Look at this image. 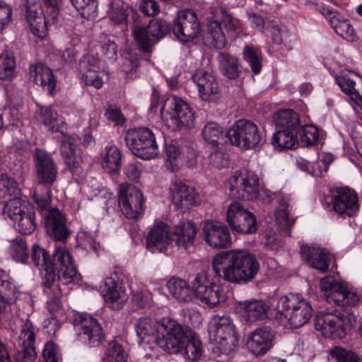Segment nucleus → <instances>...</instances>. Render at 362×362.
<instances>
[{"label":"nucleus","instance_id":"obj_48","mask_svg":"<svg viewBox=\"0 0 362 362\" xmlns=\"http://www.w3.org/2000/svg\"><path fill=\"white\" fill-rule=\"evenodd\" d=\"M29 206L21 199L15 197L4 204L3 215L5 218H8L14 223Z\"/></svg>","mask_w":362,"mask_h":362},{"label":"nucleus","instance_id":"obj_12","mask_svg":"<svg viewBox=\"0 0 362 362\" xmlns=\"http://www.w3.org/2000/svg\"><path fill=\"white\" fill-rule=\"evenodd\" d=\"M329 210L341 217H351L359 211L360 204L356 192L349 187H339L331 191Z\"/></svg>","mask_w":362,"mask_h":362},{"label":"nucleus","instance_id":"obj_42","mask_svg":"<svg viewBox=\"0 0 362 362\" xmlns=\"http://www.w3.org/2000/svg\"><path fill=\"white\" fill-rule=\"evenodd\" d=\"M15 227L19 233L24 235H30L37 228L35 211L33 206H30L21 214L14 222Z\"/></svg>","mask_w":362,"mask_h":362},{"label":"nucleus","instance_id":"obj_1","mask_svg":"<svg viewBox=\"0 0 362 362\" xmlns=\"http://www.w3.org/2000/svg\"><path fill=\"white\" fill-rule=\"evenodd\" d=\"M212 271L218 282L246 284L252 281L260 270V263L249 251L232 250L217 253L212 259Z\"/></svg>","mask_w":362,"mask_h":362},{"label":"nucleus","instance_id":"obj_24","mask_svg":"<svg viewBox=\"0 0 362 362\" xmlns=\"http://www.w3.org/2000/svg\"><path fill=\"white\" fill-rule=\"evenodd\" d=\"M204 240L210 246L216 248H224L232 244L228 228L219 222L207 221L202 228Z\"/></svg>","mask_w":362,"mask_h":362},{"label":"nucleus","instance_id":"obj_43","mask_svg":"<svg viewBox=\"0 0 362 362\" xmlns=\"http://www.w3.org/2000/svg\"><path fill=\"white\" fill-rule=\"evenodd\" d=\"M103 167L108 173L117 172L121 168L122 156L119 149L115 146H107L103 158Z\"/></svg>","mask_w":362,"mask_h":362},{"label":"nucleus","instance_id":"obj_50","mask_svg":"<svg viewBox=\"0 0 362 362\" xmlns=\"http://www.w3.org/2000/svg\"><path fill=\"white\" fill-rule=\"evenodd\" d=\"M223 134V128L215 122H207L202 131L203 139L213 146H217L218 141Z\"/></svg>","mask_w":362,"mask_h":362},{"label":"nucleus","instance_id":"obj_31","mask_svg":"<svg viewBox=\"0 0 362 362\" xmlns=\"http://www.w3.org/2000/svg\"><path fill=\"white\" fill-rule=\"evenodd\" d=\"M106 301L122 304L128 299V295L122 281L117 272H113L107 277L100 286Z\"/></svg>","mask_w":362,"mask_h":362},{"label":"nucleus","instance_id":"obj_44","mask_svg":"<svg viewBox=\"0 0 362 362\" xmlns=\"http://www.w3.org/2000/svg\"><path fill=\"white\" fill-rule=\"evenodd\" d=\"M298 132L279 129L274 134L272 144L275 148L291 149L297 144Z\"/></svg>","mask_w":362,"mask_h":362},{"label":"nucleus","instance_id":"obj_9","mask_svg":"<svg viewBox=\"0 0 362 362\" xmlns=\"http://www.w3.org/2000/svg\"><path fill=\"white\" fill-rule=\"evenodd\" d=\"M170 30L171 25L167 21L155 18L151 20L147 26L134 25L132 35L144 52H150L153 47Z\"/></svg>","mask_w":362,"mask_h":362},{"label":"nucleus","instance_id":"obj_17","mask_svg":"<svg viewBox=\"0 0 362 362\" xmlns=\"http://www.w3.org/2000/svg\"><path fill=\"white\" fill-rule=\"evenodd\" d=\"M320 288L326 295L328 303H334L338 306L345 307L355 305L358 300V295L351 292L347 287L336 281L332 276H326L320 281Z\"/></svg>","mask_w":362,"mask_h":362},{"label":"nucleus","instance_id":"obj_13","mask_svg":"<svg viewBox=\"0 0 362 362\" xmlns=\"http://www.w3.org/2000/svg\"><path fill=\"white\" fill-rule=\"evenodd\" d=\"M226 221L233 230L240 234H252L257 230L255 214L237 202L229 205Z\"/></svg>","mask_w":362,"mask_h":362},{"label":"nucleus","instance_id":"obj_2","mask_svg":"<svg viewBox=\"0 0 362 362\" xmlns=\"http://www.w3.org/2000/svg\"><path fill=\"white\" fill-rule=\"evenodd\" d=\"M208 19L209 23L206 40L210 46L221 49L228 42L221 26L223 25L230 37H235L239 28V21L219 6L210 7Z\"/></svg>","mask_w":362,"mask_h":362},{"label":"nucleus","instance_id":"obj_23","mask_svg":"<svg viewBox=\"0 0 362 362\" xmlns=\"http://www.w3.org/2000/svg\"><path fill=\"white\" fill-rule=\"evenodd\" d=\"M35 328L31 321L27 320L21 327L18 337L20 349L16 355V362H33L37 357L34 343Z\"/></svg>","mask_w":362,"mask_h":362},{"label":"nucleus","instance_id":"obj_58","mask_svg":"<svg viewBox=\"0 0 362 362\" xmlns=\"http://www.w3.org/2000/svg\"><path fill=\"white\" fill-rule=\"evenodd\" d=\"M36 118L38 122L47 127H53L57 123V113L50 107H40L36 112Z\"/></svg>","mask_w":362,"mask_h":362},{"label":"nucleus","instance_id":"obj_4","mask_svg":"<svg viewBox=\"0 0 362 362\" xmlns=\"http://www.w3.org/2000/svg\"><path fill=\"white\" fill-rule=\"evenodd\" d=\"M314 321L315 329L324 336L343 338L356 322V317L346 310H327L317 313Z\"/></svg>","mask_w":362,"mask_h":362},{"label":"nucleus","instance_id":"obj_6","mask_svg":"<svg viewBox=\"0 0 362 362\" xmlns=\"http://www.w3.org/2000/svg\"><path fill=\"white\" fill-rule=\"evenodd\" d=\"M124 141L132 153L141 159L150 160L159 153L155 135L148 128L129 129L125 134Z\"/></svg>","mask_w":362,"mask_h":362},{"label":"nucleus","instance_id":"obj_27","mask_svg":"<svg viewBox=\"0 0 362 362\" xmlns=\"http://www.w3.org/2000/svg\"><path fill=\"white\" fill-rule=\"evenodd\" d=\"M274 333L269 327L255 329L247 340L250 351L256 356H264L272 347Z\"/></svg>","mask_w":362,"mask_h":362},{"label":"nucleus","instance_id":"obj_61","mask_svg":"<svg viewBox=\"0 0 362 362\" xmlns=\"http://www.w3.org/2000/svg\"><path fill=\"white\" fill-rule=\"evenodd\" d=\"M45 362H61V356L58 346L53 341H47L42 350Z\"/></svg>","mask_w":362,"mask_h":362},{"label":"nucleus","instance_id":"obj_18","mask_svg":"<svg viewBox=\"0 0 362 362\" xmlns=\"http://www.w3.org/2000/svg\"><path fill=\"white\" fill-rule=\"evenodd\" d=\"M42 216L47 235L55 241L65 243L71 235L65 214L54 207L45 211Z\"/></svg>","mask_w":362,"mask_h":362},{"label":"nucleus","instance_id":"obj_64","mask_svg":"<svg viewBox=\"0 0 362 362\" xmlns=\"http://www.w3.org/2000/svg\"><path fill=\"white\" fill-rule=\"evenodd\" d=\"M151 294L146 290L133 291L132 300L139 308H145L150 305Z\"/></svg>","mask_w":362,"mask_h":362},{"label":"nucleus","instance_id":"obj_22","mask_svg":"<svg viewBox=\"0 0 362 362\" xmlns=\"http://www.w3.org/2000/svg\"><path fill=\"white\" fill-rule=\"evenodd\" d=\"M54 273L58 270V280L66 284L76 278L77 270L74 265L72 257L65 247H56L51 257Z\"/></svg>","mask_w":362,"mask_h":362},{"label":"nucleus","instance_id":"obj_37","mask_svg":"<svg viewBox=\"0 0 362 362\" xmlns=\"http://www.w3.org/2000/svg\"><path fill=\"white\" fill-rule=\"evenodd\" d=\"M245 319L249 322L262 320L267 317L269 306L260 300H247L239 303Z\"/></svg>","mask_w":362,"mask_h":362},{"label":"nucleus","instance_id":"obj_59","mask_svg":"<svg viewBox=\"0 0 362 362\" xmlns=\"http://www.w3.org/2000/svg\"><path fill=\"white\" fill-rule=\"evenodd\" d=\"M329 354L336 358L337 362H362V360L355 353L340 347H334L331 349Z\"/></svg>","mask_w":362,"mask_h":362},{"label":"nucleus","instance_id":"obj_28","mask_svg":"<svg viewBox=\"0 0 362 362\" xmlns=\"http://www.w3.org/2000/svg\"><path fill=\"white\" fill-rule=\"evenodd\" d=\"M300 255L312 268L322 273L328 270L331 255L325 249L315 245H303L300 247Z\"/></svg>","mask_w":362,"mask_h":362},{"label":"nucleus","instance_id":"obj_45","mask_svg":"<svg viewBox=\"0 0 362 362\" xmlns=\"http://www.w3.org/2000/svg\"><path fill=\"white\" fill-rule=\"evenodd\" d=\"M52 185L37 183L33 194V199L42 214L47 211L52 202Z\"/></svg>","mask_w":362,"mask_h":362},{"label":"nucleus","instance_id":"obj_38","mask_svg":"<svg viewBox=\"0 0 362 362\" xmlns=\"http://www.w3.org/2000/svg\"><path fill=\"white\" fill-rule=\"evenodd\" d=\"M274 120L278 129L298 132L300 117L294 110L291 109L280 110L275 114Z\"/></svg>","mask_w":362,"mask_h":362},{"label":"nucleus","instance_id":"obj_14","mask_svg":"<svg viewBox=\"0 0 362 362\" xmlns=\"http://www.w3.org/2000/svg\"><path fill=\"white\" fill-rule=\"evenodd\" d=\"M166 119L173 130L190 128L194 124V113L189 104L181 98L173 97L165 102Z\"/></svg>","mask_w":362,"mask_h":362},{"label":"nucleus","instance_id":"obj_34","mask_svg":"<svg viewBox=\"0 0 362 362\" xmlns=\"http://www.w3.org/2000/svg\"><path fill=\"white\" fill-rule=\"evenodd\" d=\"M168 292L181 303H189L194 300V293L190 284L184 279L172 277L166 284Z\"/></svg>","mask_w":362,"mask_h":362},{"label":"nucleus","instance_id":"obj_20","mask_svg":"<svg viewBox=\"0 0 362 362\" xmlns=\"http://www.w3.org/2000/svg\"><path fill=\"white\" fill-rule=\"evenodd\" d=\"M173 33L183 42L196 38L200 31V23L197 14L192 10L180 11L174 21Z\"/></svg>","mask_w":362,"mask_h":362},{"label":"nucleus","instance_id":"obj_41","mask_svg":"<svg viewBox=\"0 0 362 362\" xmlns=\"http://www.w3.org/2000/svg\"><path fill=\"white\" fill-rule=\"evenodd\" d=\"M359 75L354 72L342 74L336 77L337 84L341 90L349 96L351 100H360L361 95L356 87V80L358 79Z\"/></svg>","mask_w":362,"mask_h":362},{"label":"nucleus","instance_id":"obj_57","mask_svg":"<svg viewBox=\"0 0 362 362\" xmlns=\"http://www.w3.org/2000/svg\"><path fill=\"white\" fill-rule=\"evenodd\" d=\"M16 63L14 59L8 55H0V80L5 81L11 77Z\"/></svg>","mask_w":362,"mask_h":362},{"label":"nucleus","instance_id":"obj_56","mask_svg":"<svg viewBox=\"0 0 362 362\" xmlns=\"http://www.w3.org/2000/svg\"><path fill=\"white\" fill-rule=\"evenodd\" d=\"M243 57L250 64L252 72L258 74L262 70V62L253 47L246 46L243 51Z\"/></svg>","mask_w":362,"mask_h":362},{"label":"nucleus","instance_id":"obj_11","mask_svg":"<svg viewBox=\"0 0 362 362\" xmlns=\"http://www.w3.org/2000/svg\"><path fill=\"white\" fill-rule=\"evenodd\" d=\"M118 202L122 212L128 219H138L145 210L141 191L136 186L122 183L119 185Z\"/></svg>","mask_w":362,"mask_h":362},{"label":"nucleus","instance_id":"obj_16","mask_svg":"<svg viewBox=\"0 0 362 362\" xmlns=\"http://www.w3.org/2000/svg\"><path fill=\"white\" fill-rule=\"evenodd\" d=\"M228 184L234 199H253L259 194V178L252 172L235 173L228 180Z\"/></svg>","mask_w":362,"mask_h":362},{"label":"nucleus","instance_id":"obj_51","mask_svg":"<svg viewBox=\"0 0 362 362\" xmlns=\"http://www.w3.org/2000/svg\"><path fill=\"white\" fill-rule=\"evenodd\" d=\"M298 134L301 143L305 146L315 145L319 141V130L315 125H304L298 130Z\"/></svg>","mask_w":362,"mask_h":362},{"label":"nucleus","instance_id":"obj_19","mask_svg":"<svg viewBox=\"0 0 362 362\" xmlns=\"http://www.w3.org/2000/svg\"><path fill=\"white\" fill-rule=\"evenodd\" d=\"M33 161L38 183L53 185L57 178L58 168L52 155L45 150L36 148Z\"/></svg>","mask_w":362,"mask_h":362},{"label":"nucleus","instance_id":"obj_7","mask_svg":"<svg viewBox=\"0 0 362 362\" xmlns=\"http://www.w3.org/2000/svg\"><path fill=\"white\" fill-rule=\"evenodd\" d=\"M227 137L233 145L243 149H252L261 146L264 135L256 124L245 119L236 121L227 132Z\"/></svg>","mask_w":362,"mask_h":362},{"label":"nucleus","instance_id":"obj_35","mask_svg":"<svg viewBox=\"0 0 362 362\" xmlns=\"http://www.w3.org/2000/svg\"><path fill=\"white\" fill-rule=\"evenodd\" d=\"M221 73L229 79H236L241 73V64L234 55L226 52H220L217 56Z\"/></svg>","mask_w":362,"mask_h":362},{"label":"nucleus","instance_id":"obj_26","mask_svg":"<svg viewBox=\"0 0 362 362\" xmlns=\"http://www.w3.org/2000/svg\"><path fill=\"white\" fill-rule=\"evenodd\" d=\"M169 233L168 223L163 221L155 222L146 236L147 249L153 253L165 251L172 241Z\"/></svg>","mask_w":362,"mask_h":362},{"label":"nucleus","instance_id":"obj_62","mask_svg":"<svg viewBox=\"0 0 362 362\" xmlns=\"http://www.w3.org/2000/svg\"><path fill=\"white\" fill-rule=\"evenodd\" d=\"M51 71L48 66L41 63L31 65L30 68V76L37 85L42 84L43 78H46Z\"/></svg>","mask_w":362,"mask_h":362},{"label":"nucleus","instance_id":"obj_32","mask_svg":"<svg viewBox=\"0 0 362 362\" xmlns=\"http://www.w3.org/2000/svg\"><path fill=\"white\" fill-rule=\"evenodd\" d=\"M193 82L197 87L201 98L207 100L211 95L218 91V83L211 73L204 69H198L192 75Z\"/></svg>","mask_w":362,"mask_h":362},{"label":"nucleus","instance_id":"obj_60","mask_svg":"<svg viewBox=\"0 0 362 362\" xmlns=\"http://www.w3.org/2000/svg\"><path fill=\"white\" fill-rule=\"evenodd\" d=\"M101 52L108 59L116 60L117 45L110 37L104 36L101 40Z\"/></svg>","mask_w":362,"mask_h":362},{"label":"nucleus","instance_id":"obj_63","mask_svg":"<svg viewBox=\"0 0 362 362\" xmlns=\"http://www.w3.org/2000/svg\"><path fill=\"white\" fill-rule=\"evenodd\" d=\"M12 21V8L6 2L0 0V33L7 27Z\"/></svg>","mask_w":362,"mask_h":362},{"label":"nucleus","instance_id":"obj_3","mask_svg":"<svg viewBox=\"0 0 362 362\" xmlns=\"http://www.w3.org/2000/svg\"><path fill=\"white\" fill-rule=\"evenodd\" d=\"M274 309L276 310V317H284L291 328H299L305 325L313 315L310 304L293 294L279 298Z\"/></svg>","mask_w":362,"mask_h":362},{"label":"nucleus","instance_id":"obj_54","mask_svg":"<svg viewBox=\"0 0 362 362\" xmlns=\"http://www.w3.org/2000/svg\"><path fill=\"white\" fill-rule=\"evenodd\" d=\"M101 70V61L92 54L83 56L79 62L78 71L80 73L100 71Z\"/></svg>","mask_w":362,"mask_h":362},{"label":"nucleus","instance_id":"obj_49","mask_svg":"<svg viewBox=\"0 0 362 362\" xmlns=\"http://www.w3.org/2000/svg\"><path fill=\"white\" fill-rule=\"evenodd\" d=\"M331 25L336 33L344 39L350 42L355 40L356 37L355 30L349 21L345 18L342 15L339 16L337 20H334L333 24Z\"/></svg>","mask_w":362,"mask_h":362},{"label":"nucleus","instance_id":"obj_53","mask_svg":"<svg viewBox=\"0 0 362 362\" xmlns=\"http://www.w3.org/2000/svg\"><path fill=\"white\" fill-rule=\"evenodd\" d=\"M0 191L7 195L18 196L21 194V189L18 183L6 174L0 175Z\"/></svg>","mask_w":362,"mask_h":362},{"label":"nucleus","instance_id":"obj_10","mask_svg":"<svg viewBox=\"0 0 362 362\" xmlns=\"http://www.w3.org/2000/svg\"><path fill=\"white\" fill-rule=\"evenodd\" d=\"M43 12L39 4L27 6L26 19L32 33L43 38L47 33L49 25L55 24L59 12V5H45Z\"/></svg>","mask_w":362,"mask_h":362},{"label":"nucleus","instance_id":"obj_46","mask_svg":"<svg viewBox=\"0 0 362 362\" xmlns=\"http://www.w3.org/2000/svg\"><path fill=\"white\" fill-rule=\"evenodd\" d=\"M9 243L8 250L11 258L16 262L25 263L28 259V248L24 238L18 236L9 240Z\"/></svg>","mask_w":362,"mask_h":362},{"label":"nucleus","instance_id":"obj_39","mask_svg":"<svg viewBox=\"0 0 362 362\" xmlns=\"http://www.w3.org/2000/svg\"><path fill=\"white\" fill-rule=\"evenodd\" d=\"M195 299L199 300L209 308H213L221 302L225 301L226 296L223 288L213 282L204 291H201Z\"/></svg>","mask_w":362,"mask_h":362},{"label":"nucleus","instance_id":"obj_55","mask_svg":"<svg viewBox=\"0 0 362 362\" xmlns=\"http://www.w3.org/2000/svg\"><path fill=\"white\" fill-rule=\"evenodd\" d=\"M212 283L206 272L203 271L197 273L190 282L191 289L194 293V298Z\"/></svg>","mask_w":362,"mask_h":362},{"label":"nucleus","instance_id":"obj_8","mask_svg":"<svg viewBox=\"0 0 362 362\" xmlns=\"http://www.w3.org/2000/svg\"><path fill=\"white\" fill-rule=\"evenodd\" d=\"M209 332L223 354H228L236 347L238 342V335L233 320L229 316L214 315L210 322Z\"/></svg>","mask_w":362,"mask_h":362},{"label":"nucleus","instance_id":"obj_15","mask_svg":"<svg viewBox=\"0 0 362 362\" xmlns=\"http://www.w3.org/2000/svg\"><path fill=\"white\" fill-rule=\"evenodd\" d=\"M74 326L83 343L92 347L98 346L105 339L101 325L90 315L82 313L75 315Z\"/></svg>","mask_w":362,"mask_h":362},{"label":"nucleus","instance_id":"obj_21","mask_svg":"<svg viewBox=\"0 0 362 362\" xmlns=\"http://www.w3.org/2000/svg\"><path fill=\"white\" fill-rule=\"evenodd\" d=\"M172 202L177 209H189L200 204V199L195 189L180 180L172 181L169 187Z\"/></svg>","mask_w":362,"mask_h":362},{"label":"nucleus","instance_id":"obj_25","mask_svg":"<svg viewBox=\"0 0 362 362\" xmlns=\"http://www.w3.org/2000/svg\"><path fill=\"white\" fill-rule=\"evenodd\" d=\"M198 228L192 221H181L175 226L172 241L180 249L191 252L194 249Z\"/></svg>","mask_w":362,"mask_h":362},{"label":"nucleus","instance_id":"obj_40","mask_svg":"<svg viewBox=\"0 0 362 362\" xmlns=\"http://www.w3.org/2000/svg\"><path fill=\"white\" fill-rule=\"evenodd\" d=\"M279 208L275 213L276 224L282 230L288 231V234H290V230L294 225L295 220L290 216L289 199L283 197L279 199Z\"/></svg>","mask_w":362,"mask_h":362},{"label":"nucleus","instance_id":"obj_29","mask_svg":"<svg viewBox=\"0 0 362 362\" xmlns=\"http://www.w3.org/2000/svg\"><path fill=\"white\" fill-rule=\"evenodd\" d=\"M80 139L77 135H63L60 152L66 165L71 170L77 169L82 163Z\"/></svg>","mask_w":362,"mask_h":362},{"label":"nucleus","instance_id":"obj_36","mask_svg":"<svg viewBox=\"0 0 362 362\" xmlns=\"http://www.w3.org/2000/svg\"><path fill=\"white\" fill-rule=\"evenodd\" d=\"M157 322L149 317H141L136 320L134 329L138 337V343L149 344L155 341Z\"/></svg>","mask_w":362,"mask_h":362},{"label":"nucleus","instance_id":"obj_5","mask_svg":"<svg viewBox=\"0 0 362 362\" xmlns=\"http://www.w3.org/2000/svg\"><path fill=\"white\" fill-rule=\"evenodd\" d=\"M191 330L175 319L164 317L157 321L155 342L169 354H177L187 332Z\"/></svg>","mask_w":362,"mask_h":362},{"label":"nucleus","instance_id":"obj_33","mask_svg":"<svg viewBox=\"0 0 362 362\" xmlns=\"http://www.w3.org/2000/svg\"><path fill=\"white\" fill-rule=\"evenodd\" d=\"M177 353H180L185 358L191 362L199 361L203 354L202 343L199 336L191 329L186 333Z\"/></svg>","mask_w":362,"mask_h":362},{"label":"nucleus","instance_id":"obj_47","mask_svg":"<svg viewBox=\"0 0 362 362\" xmlns=\"http://www.w3.org/2000/svg\"><path fill=\"white\" fill-rule=\"evenodd\" d=\"M44 286V292L47 296V309L52 313H54L58 312L61 307V296L62 291L59 285H56L55 282H52L50 285Z\"/></svg>","mask_w":362,"mask_h":362},{"label":"nucleus","instance_id":"obj_30","mask_svg":"<svg viewBox=\"0 0 362 362\" xmlns=\"http://www.w3.org/2000/svg\"><path fill=\"white\" fill-rule=\"evenodd\" d=\"M31 260L37 267H41L42 285L49 286L56 281L57 274L54 273V264L51 256L42 247L34 245L32 247Z\"/></svg>","mask_w":362,"mask_h":362},{"label":"nucleus","instance_id":"obj_52","mask_svg":"<svg viewBox=\"0 0 362 362\" xmlns=\"http://www.w3.org/2000/svg\"><path fill=\"white\" fill-rule=\"evenodd\" d=\"M106 355L111 362H127L128 355L123 346L117 341L108 344Z\"/></svg>","mask_w":362,"mask_h":362}]
</instances>
